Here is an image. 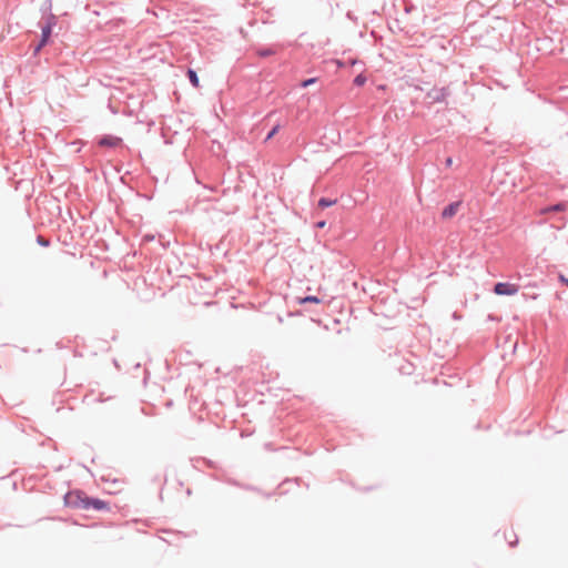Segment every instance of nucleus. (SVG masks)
Returning a JSON list of instances; mask_svg holds the SVG:
<instances>
[{"label": "nucleus", "instance_id": "f257e3e1", "mask_svg": "<svg viewBox=\"0 0 568 568\" xmlns=\"http://www.w3.org/2000/svg\"><path fill=\"white\" fill-rule=\"evenodd\" d=\"M87 494L83 490H71L64 495V505L69 508L83 509Z\"/></svg>", "mask_w": 568, "mask_h": 568}, {"label": "nucleus", "instance_id": "f03ea898", "mask_svg": "<svg viewBox=\"0 0 568 568\" xmlns=\"http://www.w3.org/2000/svg\"><path fill=\"white\" fill-rule=\"evenodd\" d=\"M83 509H85V510L94 509L97 511H109L110 505H109V503H106L100 498L89 497L87 495V497L84 498Z\"/></svg>", "mask_w": 568, "mask_h": 568}, {"label": "nucleus", "instance_id": "7ed1b4c3", "mask_svg": "<svg viewBox=\"0 0 568 568\" xmlns=\"http://www.w3.org/2000/svg\"><path fill=\"white\" fill-rule=\"evenodd\" d=\"M519 292V286L514 283L499 282L494 286V293L497 295H516Z\"/></svg>", "mask_w": 568, "mask_h": 568}, {"label": "nucleus", "instance_id": "20e7f679", "mask_svg": "<svg viewBox=\"0 0 568 568\" xmlns=\"http://www.w3.org/2000/svg\"><path fill=\"white\" fill-rule=\"evenodd\" d=\"M123 140L120 136L105 134L99 138L98 145L102 148H118L122 145Z\"/></svg>", "mask_w": 568, "mask_h": 568}, {"label": "nucleus", "instance_id": "39448f33", "mask_svg": "<svg viewBox=\"0 0 568 568\" xmlns=\"http://www.w3.org/2000/svg\"><path fill=\"white\" fill-rule=\"evenodd\" d=\"M568 210V202H560L555 205L546 206L540 209L537 214L538 215H545L552 212H565Z\"/></svg>", "mask_w": 568, "mask_h": 568}, {"label": "nucleus", "instance_id": "423d86ee", "mask_svg": "<svg viewBox=\"0 0 568 568\" xmlns=\"http://www.w3.org/2000/svg\"><path fill=\"white\" fill-rule=\"evenodd\" d=\"M44 12L45 11H49L48 14L45 16V22L43 26H49L50 29H52L55 24H57V16H54L52 12H51V0H47L44 6H43V9H42Z\"/></svg>", "mask_w": 568, "mask_h": 568}, {"label": "nucleus", "instance_id": "0eeeda50", "mask_svg": "<svg viewBox=\"0 0 568 568\" xmlns=\"http://www.w3.org/2000/svg\"><path fill=\"white\" fill-rule=\"evenodd\" d=\"M295 302L302 306L308 303L320 304V297L317 295L298 296Z\"/></svg>", "mask_w": 568, "mask_h": 568}, {"label": "nucleus", "instance_id": "6e6552de", "mask_svg": "<svg viewBox=\"0 0 568 568\" xmlns=\"http://www.w3.org/2000/svg\"><path fill=\"white\" fill-rule=\"evenodd\" d=\"M458 209L459 202L452 203L443 210L442 216L444 219L453 217L457 213Z\"/></svg>", "mask_w": 568, "mask_h": 568}, {"label": "nucleus", "instance_id": "1a4fd4ad", "mask_svg": "<svg viewBox=\"0 0 568 568\" xmlns=\"http://www.w3.org/2000/svg\"><path fill=\"white\" fill-rule=\"evenodd\" d=\"M186 77H187L190 83L194 88H199L200 87V80H199V77H197V73H196L195 70L189 68L187 71H186Z\"/></svg>", "mask_w": 568, "mask_h": 568}, {"label": "nucleus", "instance_id": "9d476101", "mask_svg": "<svg viewBox=\"0 0 568 568\" xmlns=\"http://www.w3.org/2000/svg\"><path fill=\"white\" fill-rule=\"evenodd\" d=\"M256 54L260 57V58H267V57H271L273 54L276 53V49H274L273 47H267V48H257L255 50Z\"/></svg>", "mask_w": 568, "mask_h": 568}, {"label": "nucleus", "instance_id": "9b49d317", "mask_svg": "<svg viewBox=\"0 0 568 568\" xmlns=\"http://www.w3.org/2000/svg\"><path fill=\"white\" fill-rule=\"evenodd\" d=\"M505 538L508 541V544L513 547L518 544V537L513 530L506 531Z\"/></svg>", "mask_w": 568, "mask_h": 568}, {"label": "nucleus", "instance_id": "f8f14e48", "mask_svg": "<svg viewBox=\"0 0 568 568\" xmlns=\"http://www.w3.org/2000/svg\"><path fill=\"white\" fill-rule=\"evenodd\" d=\"M49 40V38L41 36L39 43L34 47V54L40 52V50L48 44Z\"/></svg>", "mask_w": 568, "mask_h": 568}, {"label": "nucleus", "instance_id": "ddd939ff", "mask_svg": "<svg viewBox=\"0 0 568 568\" xmlns=\"http://www.w3.org/2000/svg\"><path fill=\"white\" fill-rule=\"evenodd\" d=\"M281 129V124L277 123L275 124L270 131L268 133L266 134L265 139H264V142H267L270 141Z\"/></svg>", "mask_w": 568, "mask_h": 568}, {"label": "nucleus", "instance_id": "4468645a", "mask_svg": "<svg viewBox=\"0 0 568 568\" xmlns=\"http://www.w3.org/2000/svg\"><path fill=\"white\" fill-rule=\"evenodd\" d=\"M37 243L42 247H49L51 244V241L49 239H45L42 235L37 236Z\"/></svg>", "mask_w": 568, "mask_h": 568}, {"label": "nucleus", "instance_id": "2eb2a0df", "mask_svg": "<svg viewBox=\"0 0 568 568\" xmlns=\"http://www.w3.org/2000/svg\"><path fill=\"white\" fill-rule=\"evenodd\" d=\"M51 34H52V29H50L49 26H41V36L50 39Z\"/></svg>", "mask_w": 568, "mask_h": 568}, {"label": "nucleus", "instance_id": "dca6fc26", "mask_svg": "<svg viewBox=\"0 0 568 568\" xmlns=\"http://www.w3.org/2000/svg\"><path fill=\"white\" fill-rule=\"evenodd\" d=\"M317 81V78H310V79H305L301 82V87L302 88H306L313 83H315Z\"/></svg>", "mask_w": 568, "mask_h": 568}, {"label": "nucleus", "instance_id": "f3484780", "mask_svg": "<svg viewBox=\"0 0 568 568\" xmlns=\"http://www.w3.org/2000/svg\"><path fill=\"white\" fill-rule=\"evenodd\" d=\"M366 82V78L363 75V74H358L355 80H354V83L356 85H363L364 83Z\"/></svg>", "mask_w": 568, "mask_h": 568}, {"label": "nucleus", "instance_id": "a211bd4d", "mask_svg": "<svg viewBox=\"0 0 568 568\" xmlns=\"http://www.w3.org/2000/svg\"><path fill=\"white\" fill-rule=\"evenodd\" d=\"M334 203H335V201H326V200H324V199H322V201H321L322 207H324V206H331V205H333Z\"/></svg>", "mask_w": 568, "mask_h": 568}, {"label": "nucleus", "instance_id": "6ab92c4d", "mask_svg": "<svg viewBox=\"0 0 568 568\" xmlns=\"http://www.w3.org/2000/svg\"><path fill=\"white\" fill-rule=\"evenodd\" d=\"M559 281L564 283L566 286H568V278L565 277L564 275H559Z\"/></svg>", "mask_w": 568, "mask_h": 568}, {"label": "nucleus", "instance_id": "aec40b11", "mask_svg": "<svg viewBox=\"0 0 568 568\" xmlns=\"http://www.w3.org/2000/svg\"><path fill=\"white\" fill-rule=\"evenodd\" d=\"M306 310H301V311H296L294 313H290V315H303V313L305 312Z\"/></svg>", "mask_w": 568, "mask_h": 568}, {"label": "nucleus", "instance_id": "412c9836", "mask_svg": "<svg viewBox=\"0 0 568 568\" xmlns=\"http://www.w3.org/2000/svg\"><path fill=\"white\" fill-rule=\"evenodd\" d=\"M452 164H453V159L452 158H447L446 159V165L450 166Z\"/></svg>", "mask_w": 568, "mask_h": 568}, {"label": "nucleus", "instance_id": "4be33fe9", "mask_svg": "<svg viewBox=\"0 0 568 568\" xmlns=\"http://www.w3.org/2000/svg\"><path fill=\"white\" fill-rule=\"evenodd\" d=\"M314 227H315V229H318V227H320V221L314 222Z\"/></svg>", "mask_w": 568, "mask_h": 568}, {"label": "nucleus", "instance_id": "5701e85b", "mask_svg": "<svg viewBox=\"0 0 568 568\" xmlns=\"http://www.w3.org/2000/svg\"><path fill=\"white\" fill-rule=\"evenodd\" d=\"M310 320H311V322H313V323H316V322H317V321H316V320H314L313 317H311Z\"/></svg>", "mask_w": 568, "mask_h": 568}]
</instances>
